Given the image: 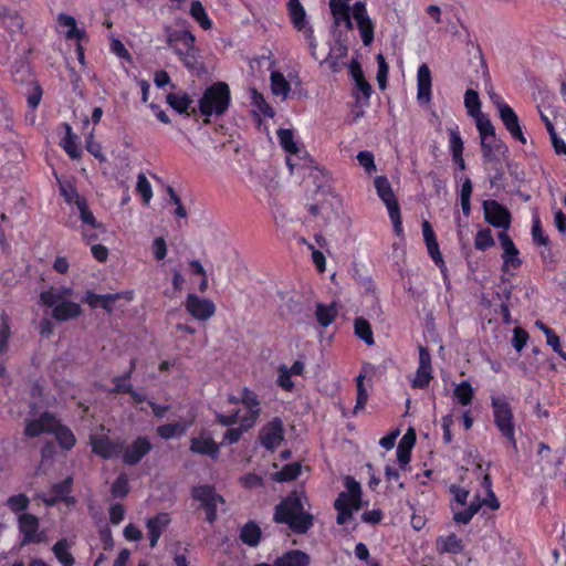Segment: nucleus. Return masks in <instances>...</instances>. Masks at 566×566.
<instances>
[{"label":"nucleus","mask_w":566,"mask_h":566,"mask_svg":"<svg viewBox=\"0 0 566 566\" xmlns=\"http://www.w3.org/2000/svg\"><path fill=\"white\" fill-rule=\"evenodd\" d=\"M240 537L243 543L255 546L260 541L261 531L256 524L248 523L242 527Z\"/></svg>","instance_id":"obj_53"},{"label":"nucleus","mask_w":566,"mask_h":566,"mask_svg":"<svg viewBox=\"0 0 566 566\" xmlns=\"http://www.w3.org/2000/svg\"><path fill=\"white\" fill-rule=\"evenodd\" d=\"M80 219L82 221L81 234L84 241L91 242L97 240V231L104 232V226L98 222L88 208L87 201H80V206L76 207Z\"/></svg>","instance_id":"obj_15"},{"label":"nucleus","mask_w":566,"mask_h":566,"mask_svg":"<svg viewBox=\"0 0 566 566\" xmlns=\"http://www.w3.org/2000/svg\"><path fill=\"white\" fill-rule=\"evenodd\" d=\"M248 418H249V409L248 408L239 409L238 411H235L234 413H232L230 416L218 415V420L223 426H230L235 422H239L240 426H242L243 429H247V430H249L250 428L253 427V426L247 424Z\"/></svg>","instance_id":"obj_48"},{"label":"nucleus","mask_w":566,"mask_h":566,"mask_svg":"<svg viewBox=\"0 0 566 566\" xmlns=\"http://www.w3.org/2000/svg\"><path fill=\"white\" fill-rule=\"evenodd\" d=\"M485 220L495 228L504 230L510 228L511 217L509 211L495 200H486L483 203Z\"/></svg>","instance_id":"obj_20"},{"label":"nucleus","mask_w":566,"mask_h":566,"mask_svg":"<svg viewBox=\"0 0 566 566\" xmlns=\"http://www.w3.org/2000/svg\"><path fill=\"white\" fill-rule=\"evenodd\" d=\"M482 486L484 490V496L482 497L480 494H476L469 505H467L469 497L468 490L457 485H452L450 488V492L452 494L451 509L453 512V520L457 523L468 524L482 506H486L492 511L500 507V502L492 490V482L489 475H484Z\"/></svg>","instance_id":"obj_2"},{"label":"nucleus","mask_w":566,"mask_h":566,"mask_svg":"<svg viewBox=\"0 0 566 566\" xmlns=\"http://www.w3.org/2000/svg\"><path fill=\"white\" fill-rule=\"evenodd\" d=\"M185 307L198 321H207L216 313V305L212 301L193 293L187 295Z\"/></svg>","instance_id":"obj_17"},{"label":"nucleus","mask_w":566,"mask_h":566,"mask_svg":"<svg viewBox=\"0 0 566 566\" xmlns=\"http://www.w3.org/2000/svg\"><path fill=\"white\" fill-rule=\"evenodd\" d=\"M57 24L66 39L80 41L84 35V32L77 29L76 20L71 15L64 13L59 14Z\"/></svg>","instance_id":"obj_40"},{"label":"nucleus","mask_w":566,"mask_h":566,"mask_svg":"<svg viewBox=\"0 0 566 566\" xmlns=\"http://www.w3.org/2000/svg\"><path fill=\"white\" fill-rule=\"evenodd\" d=\"M474 397V389L467 380L455 385L453 389V398L461 406H469Z\"/></svg>","instance_id":"obj_46"},{"label":"nucleus","mask_w":566,"mask_h":566,"mask_svg":"<svg viewBox=\"0 0 566 566\" xmlns=\"http://www.w3.org/2000/svg\"><path fill=\"white\" fill-rule=\"evenodd\" d=\"M195 500L201 503L206 511L207 521L212 523L216 520V511L219 505L223 504V499L216 493L214 489L209 485H200L192 490Z\"/></svg>","instance_id":"obj_14"},{"label":"nucleus","mask_w":566,"mask_h":566,"mask_svg":"<svg viewBox=\"0 0 566 566\" xmlns=\"http://www.w3.org/2000/svg\"><path fill=\"white\" fill-rule=\"evenodd\" d=\"M133 296L134 294L132 291L105 295L95 294L93 292H86L84 296V302H86L92 308L103 307L107 312H112L117 301L125 300V302H130L133 300Z\"/></svg>","instance_id":"obj_18"},{"label":"nucleus","mask_w":566,"mask_h":566,"mask_svg":"<svg viewBox=\"0 0 566 566\" xmlns=\"http://www.w3.org/2000/svg\"><path fill=\"white\" fill-rule=\"evenodd\" d=\"M231 95L224 82L209 86L199 99V112L205 117L221 116L230 106Z\"/></svg>","instance_id":"obj_6"},{"label":"nucleus","mask_w":566,"mask_h":566,"mask_svg":"<svg viewBox=\"0 0 566 566\" xmlns=\"http://www.w3.org/2000/svg\"><path fill=\"white\" fill-rule=\"evenodd\" d=\"M193 422V416H191L188 420L181 421V422H175V423H167L157 427V433L163 439H172V438H179L184 436L189 427Z\"/></svg>","instance_id":"obj_33"},{"label":"nucleus","mask_w":566,"mask_h":566,"mask_svg":"<svg viewBox=\"0 0 566 566\" xmlns=\"http://www.w3.org/2000/svg\"><path fill=\"white\" fill-rule=\"evenodd\" d=\"M432 378L431 356L427 348L419 347V366L416 375L411 380L413 388H426L429 386Z\"/></svg>","instance_id":"obj_21"},{"label":"nucleus","mask_w":566,"mask_h":566,"mask_svg":"<svg viewBox=\"0 0 566 566\" xmlns=\"http://www.w3.org/2000/svg\"><path fill=\"white\" fill-rule=\"evenodd\" d=\"M315 314L318 324L323 327H327L335 321L338 308L335 303L329 305L317 304Z\"/></svg>","instance_id":"obj_44"},{"label":"nucleus","mask_w":566,"mask_h":566,"mask_svg":"<svg viewBox=\"0 0 566 566\" xmlns=\"http://www.w3.org/2000/svg\"><path fill=\"white\" fill-rule=\"evenodd\" d=\"M301 469L302 467L298 462L286 464L281 471L273 475V479L277 482L294 480L301 474Z\"/></svg>","instance_id":"obj_54"},{"label":"nucleus","mask_w":566,"mask_h":566,"mask_svg":"<svg viewBox=\"0 0 566 566\" xmlns=\"http://www.w3.org/2000/svg\"><path fill=\"white\" fill-rule=\"evenodd\" d=\"M349 1L329 0L334 24L345 30H352L356 25L364 45L368 46L374 41L375 22L368 14L365 1H357L353 7L348 6Z\"/></svg>","instance_id":"obj_1"},{"label":"nucleus","mask_w":566,"mask_h":566,"mask_svg":"<svg viewBox=\"0 0 566 566\" xmlns=\"http://www.w3.org/2000/svg\"><path fill=\"white\" fill-rule=\"evenodd\" d=\"M287 13L293 28L303 36L304 41L307 43L312 56L317 59L315 54L317 42L314 35V29L306 10L300 0H289Z\"/></svg>","instance_id":"obj_10"},{"label":"nucleus","mask_w":566,"mask_h":566,"mask_svg":"<svg viewBox=\"0 0 566 566\" xmlns=\"http://www.w3.org/2000/svg\"><path fill=\"white\" fill-rule=\"evenodd\" d=\"M427 250L433 262L440 268L441 272H446V263L439 249L438 241H430L426 243Z\"/></svg>","instance_id":"obj_62"},{"label":"nucleus","mask_w":566,"mask_h":566,"mask_svg":"<svg viewBox=\"0 0 566 566\" xmlns=\"http://www.w3.org/2000/svg\"><path fill=\"white\" fill-rule=\"evenodd\" d=\"M307 504L306 494L295 491L276 506L274 518L297 533H305L312 525V515L305 511Z\"/></svg>","instance_id":"obj_3"},{"label":"nucleus","mask_w":566,"mask_h":566,"mask_svg":"<svg viewBox=\"0 0 566 566\" xmlns=\"http://www.w3.org/2000/svg\"><path fill=\"white\" fill-rule=\"evenodd\" d=\"M284 438L283 422L280 418L272 419L266 423L260 433V440L264 448L269 450L276 449Z\"/></svg>","instance_id":"obj_19"},{"label":"nucleus","mask_w":566,"mask_h":566,"mask_svg":"<svg viewBox=\"0 0 566 566\" xmlns=\"http://www.w3.org/2000/svg\"><path fill=\"white\" fill-rule=\"evenodd\" d=\"M136 191L143 198L145 205H148L153 198V187L144 174L137 176Z\"/></svg>","instance_id":"obj_55"},{"label":"nucleus","mask_w":566,"mask_h":566,"mask_svg":"<svg viewBox=\"0 0 566 566\" xmlns=\"http://www.w3.org/2000/svg\"><path fill=\"white\" fill-rule=\"evenodd\" d=\"M293 375L287 370L286 365H280L277 368V385L285 391H291L294 388L292 381Z\"/></svg>","instance_id":"obj_58"},{"label":"nucleus","mask_w":566,"mask_h":566,"mask_svg":"<svg viewBox=\"0 0 566 566\" xmlns=\"http://www.w3.org/2000/svg\"><path fill=\"white\" fill-rule=\"evenodd\" d=\"M499 116L511 136L522 144H525L526 138L522 132L518 117L514 109L510 105H502Z\"/></svg>","instance_id":"obj_28"},{"label":"nucleus","mask_w":566,"mask_h":566,"mask_svg":"<svg viewBox=\"0 0 566 566\" xmlns=\"http://www.w3.org/2000/svg\"><path fill=\"white\" fill-rule=\"evenodd\" d=\"M494 239L490 229H481L476 232L474 245L480 251H485L494 245Z\"/></svg>","instance_id":"obj_56"},{"label":"nucleus","mask_w":566,"mask_h":566,"mask_svg":"<svg viewBox=\"0 0 566 566\" xmlns=\"http://www.w3.org/2000/svg\"><path fill=\"white\" fill-rule=\"evenodd\" d=\"M376 60H377V64H378L377 82L379 84V87L381 90H385L386 84H387V76H388L389 67H388V64L382 54H377Z\"/></svg>","instance_id":"obj_63"},{"label":"nucleus","mask_w":566,"mask_h":566,"mask_svg":"<svg viewBox=\"0 0 566 566\" xmlns=\"http://www.w3.org/2000/svg\"><path fill=\"white\" fill-rule=\"evenodd\" d=\"M432 99V74L429 66L423 63L417 71V101L420 105H428Z\"/></svg>","instance_id":"obj_22"},{"label":"nucleus","mask_w":566,"mask_h":566,"mask_svg":"<svg viewBox=\"0 0 566 566\" xmlns=\"http://www.w3.org/2000/svg\"><path fill=\"white\" fill-rule=\"evenodd\" d=\"M437 551L441 554H458L463 549V543L455 534L441 535L436 542Z\"/></svg>","instance_id":"obj_39"},{"label":"nucleus","mask_w":566,"mask_h":566,"mask_svg":"<svg viewBox=\"0 0 566 566\" xmlns=\"http://www.w3.org/2000/svg\"><path fill=\"white\" fill-rule=\"evenodd\" d=\"M129 485L126 474H120L112 485V495L114 497H124L128 494Z\"/></svg>","instance_id":"obj_60"},{"label":"nucleus","mask_w":566,"mask_h":566,"mask_svg":"<svg viewBox=\"0 0 566 566\" xmlns=\"http://www.w3.org/2000/svg\"><path fill=\"white\" fill-rule=\"evenodd\" d=\"M347 54V48L340 43L335 44L326 59V61L329 63V66L333 69V71H337L338 69V61L339 59L344 57Z\"/></svg>","instance_id":"obj_59"},{"label":"nucleus","mask_w":566,"mask_h":566,"mask_svg":"<svg viewBox=\"0 0 566 566\" xmlns=\"http://www.w3.org/2000/svg\"><path fill=\"white\" fill-rule=\"evenodd\" d=\"M91 446L93 452L104 459L113 458L122 451L120 444L112 442L104 433L92 434Z\"/></svg>","instance_id":"obj_26"},{"label":"nucleus","mask_w":566,"mask_h":566,"mask_svg":"<svg viewBox=\"0 0 566 566\" xmlns=\"http://www.w3.org/2000/svg\"><path fill=\"white\" fill-rule=\"evenodd\" d=\"M189 13L203 30H210L212 28V21L199 0L191 1Z\"/></svg>","instance_id":"obj_45"},{"label":"nucleus","mask_w":566,"mask_h":566,"mask_svg":"<svg viewBox=\"0 0 566 566\" xmlns=\"http://www.w3.org/2000/svg\"><path fill=\"white\" fill-rule=\"evenodd\" d=\"M375 188L378 197L387 207V210H392L399 208L396 196L392 191L391 185L389 180L384 176H378L375 178Z\"/></svg>","instance_id":"obj_31"},{"label":"nucleus","mask_w":566,"mask_h":566,"mask_svg":"<svg viewBox=\"0 0 566 566\" xmlns=\"http://www.w3.org/2000/svg\"><path fill=\"white\" fill-rule=\"evenodd\" d=\"M348 69L355 82L356 91L360 93L364 98L368 99L371 94V86L365 80L360 64L356 60H353L348 65Z\"/></svg>","instance_id":"obj_38"},{"label":"nucleus","mask_w":566,"mask_h":566,"mask_svg":"<svg viewBox=\"0 0 566 566\" xmlns=\"http://www.w3.org/2000/svg\"><path fill=\"white\" fill-rule=\"evenodd\" d=\"M499 241L503 249V266L505 269L518 268L521 264V260L518 258V250L516 249L510 235L503 231L499 234Z\"/></svg>","instance_id":"obj_30"},{"label":"nucleus","mask_w":566,"mask_h":566,"mask_svg":"<svg viewBox=\"0 0 566 566\" xmlns=\"http://www.w3.org/2000/svg\"><path fill=\"white\" fill-rule=\"evenodd\" d=\"M464 106L468 111V114L472 118L483 115V113L481 112V103H480L479 94L476 91H474L472 88L467 90V92L464 94Z\"/></svg>","instance_id":"obj_50"},{"label":"nucleus","mask_w":566,"mask_h":566,"mask_svg":"<svg viewBox=\"0 0 566 566\" xmlns=\"http://www.w3.org/2000/svg\"><path fill=\"white\" fill-rule=\"evenodd\" d=\"M357 160L367 174H373L374 171H376L375 158L373 153L368 150L359 151L357 154Z\"/></svg>","instance_id":"obj_64"},{"label":"nucleus","mask_w":566,"mask_h":566,"mask_svg":"<svg viewBox=\"0 0 566 566\" xmlns=\"http://www.w3.org/2000/svg\"><path fill=\"white\" fill-rule=\"evenodd\" d=\"M310 556L300 549H291L275 558V566H308Z\"/></svg>","instance_id":"obj_34"},{"label":"nucleus","mask_w":566,"mask_h":566,"mask_svg":"<svg viewBox=\"0 0 566 566\" xmlns=\"http://www.w3.org/2000/svg\"><path fill=\"white\" fill-rule=\"evenodd\" d=\"M190 450L193 453L206 454L211 458H217L219 454V446L206 433L191 439Z\"/></svg>","instance_id":"obj_32"},{"label":"nucleus","mask_w":566,"mask_h":566,"mask_svg":"<svg viewBox=\"0 0 566 566\" xmlns=\"http://www.w3.org/2000/svg\"><path fill=\"white\" fill-rule=\"evenodd\" d=\"M481 147L483 149V156L486 160H492L494 156L503 148L502 143L497 139L496 135L492 137H483L481 139Z\"/></svg>","instance_id":"obj_52"},{"label":"nucleus","mask_w":566,"mask_h":566,"mask_svg":"<svg viewBox=\"0 0 566 566\" xmlns=\"http://www.w3.org/2000/svg\"><path fill=\"white\" fill-rule=\"evenodd\" d=\"M65 136L60 145L72 159H78L82 155L78 137L73 133L69 124H64Z\"/></svg>","instance_id":"obj_37"},{"label":"nucleus","mask_w":566,"mask_h":566,"mask_svg":"<svg viewBox=\"0 0 566 566\" xmlns=\"http://www.w3.org/2000/svg\"><path fill=\"white\" fill-rule=\"evenodd\" d=\"M277 138L281 147L286 154V165L291 172L306 163V151L302 147L300 139L292 128H280Z\"/></svg>","instance_id":"obj_12"},{"label":"nucleus","mask_w":566,"mask_h":566,"mask_svg":"<svg viewBox=\"0 0 566 566\" xmlns=\"http://www.w3.org/2000/svg\"><path fill=\"white\" fill-rule=\"evenodd\" d=\"M270 82H271V92L275 96H280L283 99H285L290 92H291V85L286 77L276 70H271L270 74Z\"/></svg>","instance_id":"obj_41"},{"label":"nucleus","mask_w":566,"mask_h":566,"mask_svg":"<svg viewBox=\"0 0 566 566\" xmlns=\"http://www.w3.org/2000/svg\"><path fill=\"white\" fill-rule=\"evenodd\" d=\"M168 105L179 114L187 113L192 105V99L185 92L169 93L166 96Z\"/></svg>","instance_id":"obj_43"},{"label":"nucleus","mask_w":566,"mask_h":566,"mask_svg":"<svg viewBox=\"0 0 566 566\" xmlns=\"http://www.w3.org/2000/svg\"><path fill=\"white\" fill-rule=\"evenodd\" d=\"M73 293L72 287H52L40 294V302L52 310L53 318L65 322L78 317L82 313L80 304L71 300Z\"/></svg>","instance_id":"obj_5"},{"label":"nucleus","mask_w":566,"mask_h":566,"mask_svg":"<svg viewBox=\"0 0 566 566\" xmlns=\"http://www.w3.org/2000/svg\"><path fill=\"white\" fill-rule=\"evenodd\" d=\"M474 120L480 135V139H482L483 137H492V135H495V128L488 115L483 114L481 116H478L474 118Z\"/></svg>","instance_id":"obj_57"},{"label":"nucleus","mask_w":566,"mask_h":566,"mask_svg":"<svg viewBox=\"0 0 566 566\" xmlns=\"http://www.w3.org/2000/svg\"><path fill=\"white\" fill-rule=\"evenodd\" d=\"M72 485V478H67L62 483L52 488L49 494H39V497L48 505H54L57 501H65L67 504L74 503V497L69 496Z\"/></svg>","instance_id":"obj_29"},{"label":"nucleus","mask_w":566,"mask_h":566,"mask_svg":"<svg viewBox=\"0 0 566 566\" xmlns=\"http://www.w3.org/2000/svg\"><path fill=\"white\" fill-rule=\"evenodd\" d=\"M59 186L61 196L69 205L77 207L80 206V201H86V199L77 192L73 181L59 179Z\"/></svg>","instance_id":"obj_42"},{"label":"nucleus","mask_w":566,"mask_h":566,"mask_svg":"<svg viewBox=\"0 0 566 566\" xmlns=\"http://www.w3.org/2000/svg\"><path fill=\"white\" fill-rule=\"evenodd\" d=\"M74 542L67 538L59 539L52 547L55 558L62 566H73L75 559L71 553Z\"/></svg>","instance_id":"obj_36"},{"label":"nucleus","mask_w":566,"mask_h":566,"mask_svg":"<svg viewBox=\"0 0 566 566\" xmlns=\"http://www.w3.org/2000/svg\"><path fill=\"white\" fill-rule=\"evenodd\" d=\"M23 27L24 20L17 10L0 6V29L14 36L23 32Z\"/></svg>","instance_id":"obj_24"},{"label":"nucleus","mask_w":566,"mask_h":566,"mask_svg":"<svg viewBox=\"0 0 566 566\" xmlns=\"http://www.w3.org/2000/svg\"><path fill=\"white\" fill-rule=\"evenodd\" d=\"M374 375V367L370 364H365L361 367V371L356 377V386H357V397H356V405L354 407V413H358V411L363 410L368 401V390L365 386V380L368 378L370 387L371 378Z\"/></svg>","instance_id":"obj_25"},{"label":"nucleus","mask_w":566,"mask_h":566,"mask_svg":"<svg viewBox=\"0 0 566 566\" xmlns=\"http://www.w3.org/2000/svg\"><path fill=\"white\" fill-rule=\"evenodd\" d=\"M340 209V199L334 193L325 195L324 198L308 207L312 216L321 218L323 222H328L338 216Z\"/></svg>","instance_id":"obj_16"},{"label":"nucleus","mask_w":566,"mask_h":566,"mask_svg":"<svg viewBox=\"0 0 566 566\" xmlns=\"http://www.w3.org/2000/svg\"><path fill=\"white\" fill-rule=\"evenodd\" d=\"M170 523V516L168 513H158L154 517L146 520V528L149 539V546L151 548L156 547L158 544V541L163 534V532L166 530V527Z\"/></svg>","instance_id":"obj_27"},{"label":"nucleus","mask_w":566,"mask_h":566,"mask_svg":"<svg viewBox=\"0 0 566 566\" xmlns=\"http://www.w3.org/2000/svg\"><path fill=\"white\" fill-rule=\"evenodd\" d=\"M151 449V443L146 437H138L123 450V462L129 465L138 463Z\"/></svg>","instance_id":"obj_23"},{"label":"nucleus","mask_w":566,"mask_h":566,"mask_svg":"<svg viewBox=\"0 0 566 566\" xmlns=\"http://www.w3.org/2000/svg\"><path fill=\"white\" fill-rule=\"evenodd\" d=\"M195 35L189 31L176 32L169 40L184 65L190 71L200 73L203 71V65L200 62L199 52L195 46Z\"/></svg>","instance_id":"obj_8"},{"label":"nucleus","mask_w":566,"mask_h":566,"mask_svg":"<svg viewBox=\"0 0 566 566\" xmlns=\"http://www.w3.org/2000/svg\"><path fill=\"white\" fill-rule=\"evenodd\" d=\"M7 505L12 512L20 513L28 509L29 499L24 494L12 495L8 499Z\"/></svg>","instance_id":"obj_61"},{"label":"nucleus","mask_w":566,"mask_h":566,"mask_svg":"<svg viewBox=\"0 0 566 566\" xmlns=\"http://www.w3.org/2000/svg\"><path fill=\"white\" fill-rule=\"evenodd\" d=\"M250 98L251 104L258 111L259 114L264 115L266 117L274 116V111L272 109V107L266 103L264 96L261 93H259L255 88L250 90Z\"/></svg>","instance_id":"obj_51"},{"label":"nucleus","mask_w":566,"mask_h":566,"mask_svg":"<svg viewBox=\"0 0 566 566\" xmlns=\"http://www.w3.org/2000/svg\"><path fill=\"white\" fill-rule=\"evenodd\" d=\"M355 335L365 342L366 345L371 346L375 344L371 326L364 317H358L354 323Z\"/></svg>","instance_id":"obj_47"},{"label":"nucleus","mask_w":566,"mask_h":566,"mask_svg":"<svg viewBox=\"0 0 566 566\" xmlns=\"http://www.w3.org/2000/svg\"><path fill=\"white\" fill-rule=\"evenodd\" d=\"M241 402L244 408L249 409L248 426H254L258 417L260 416V401L255 392L248 388L241 390Z\"/></svg>","instance_id":"obj_35"},{"label":"nucleus","mask_w":566,"mask_h":566,"mask_svg":"<svg viewBox=\"0 0 566 566\" xmlns=\"http://www.w3.org/2000/svg\"><path fill=\"white\" fill-rule=\"evenodd\" d=\"M346 491L342 492L335 501L337 523L345 524L352 520L353 513L360 509L361 488L352 476L345 479Z\"/></svg>","instance_id":"obj_7"},{"label":"nucleus","mask_w":566,"mask_h":566,"mask_svg":"<svg viewBox=\"0 0 566 566\" xmlns=\"http://www.w3.org/2000/svg\"><path fill=\"white\" fill-rule=\"evenodd\" d=\"M416 443V433L413 429H409L400 439L396 455L399 469L386 465L385 478L389 484L397 483L399 489H405V483L400 481V471H408L411 460V451Z\"/></svg>","instance_id":"obj_9"},{"label":"nucleus","mask_w":566,"mask_h":566,"mask_svg":"<svg viewBox=\"0 0 566 566\" xmlns=\"http://www.w3.org/2000/svg\"><path fill=\"white\" fill-rule=\"evenodd\" d=\"M491 405L496 428L510 441L512 447L516 448L513 412L507 398L504 395H494L491 397Z\"/></svg>","instance_id":"obj_11"},{"label":"nucleus","mask_w":566,"mask_h":566,"mask_svg":"<svg viewBox=\"0 0 566 566\" xmlns=\"http://www.w3.org/2000/svg\"><path fill=\"white\" fill-rule=\"evenodd\" d=\"M19 530L23 535L22 542L25 543H44L48 541L45 530H40L36 516L29 513H21L18 516Z\"/></svg>","instance_id":"obj_13"},{"label":"nucleus","mask_w":566,"mask_h":566,"mask_svg":"<svg viewBox=\"0 0 566 566\" xmlns=\"http://www.w3.org/2000/svg\"><path fill=\"white\" fill-rule=\"evenodd\" d=\"M51 432L55 436L59 444L70 450L75 446L76 439L73 432L51 413L43 412L39 417L31 416L25 421L24 434L28 438H35L42 433Z\"/></svg>","instance_id":"obj_4"},{"label":"nucleus","mask_w":566,"mask_h":566,"mask_svg":"<svg viewBox=\"0 0 566 566\" xmlns=\"http://www.w3.org/2000/svg\"><path fill=\"white\" fill-rule=\"evenodd\" d=\"M448 133L449 149L452 154V157H458V159H461V154L463 153V140L461 138L458 125H452L448 127Z\"/></svg>","instance_id":"obj_49"}]
</instances>
